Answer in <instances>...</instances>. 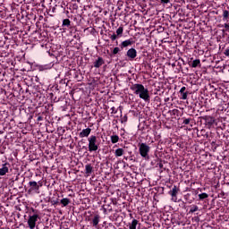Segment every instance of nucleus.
I'll list each match as a JSON object with an SVG mask.
<instances>
[{
    "label": "nucleus",
    "mask_w": 229,
    "mask_h": 229,
    "mask_svg": "<svg viewBox=\"0 0 229 229\" xmlns=\"http://www.w3.org/2000/svg\"><path fill=\"white\" fill-rule=\"evenodd\" d=\"M139 225V220L133 219L131 224H129V229H137V225Z\"/></svg>",
    "instance_id": "15"
},
{
    "label": "nucleus",
    "mask_w": 229,
    "mask_h": 229,
    "mask_svg": "<svg viewBox=\"0 0 229 229\" xmlns=\"http://www.w3.org/2000/svg\"><path fill=\"white\" fill-rule=\"evenodd\" d=\"M119 51H121V49L119 48V47H114V49H113V55H117V53H119Z\"/></svg>",
    "instance_id": "29"
},
{
    "label": "nucleus",
    "mask_w": 229,
    "mask_h": 229,
    "mask_svg": "<svg viewBox=\"0 0 229 229\" xmlns=\"http://www.w3.org/2000/svg\"><path fill=\"white\" fill-rule=\"evenodd\" d=\"M8 171H10V165L9 163H4L2 165V167L0 168V176H4Z\"/></svg>",
    "instance_id": "7"
},
{
    "label": "nucleus",
    "mask_w": 229,
    "mask_h": 229,
    "mask_svg": "<svg viewBox=\"0 0 229 229\" xmlns=\"http://www.w3.org/2000/svg\"><path fill=\"white\" fill-rule=\"evenodd\" d=\"M224 28H225V31H228V30H229V24H228V23H225V24H224Z\"/></svg>",
    "instance_id": "35"
},
{
    "label": "nucleus",
    "mask_w": 229,
    "mask_h": 229,
    "mask_svg": "<svg viewBox=\"0 0 229 229\" xmlns=\"http://www.w3.org/2000/svg\"><path fill=\"white\" fill-rule=\"evenodd\" d=\"M92 165H85V173L86 174H92Z\"/></svg>",
    "instance_id": "18"
},
{
    "label": "nucleus",
    "mask_w": 229,
    "mask_h": 229,
    "mask_svg": "<svg viewBox=\"0 0 229 229\" xmlns=\"http://www.w3.org/2000/svg\"><path fill=\"white\" fill-rule=\"evenodd\" d=\"M163 4H167L170 3V0H160Z\"/></svg>",
    "instance_id": "32"
},
{
    "label": "nucleus",
    "mask_w": 229,
    "mask_h": 229,
    "mask_svg": "<svg viewBox=\"0 0 229 229\" xmlns=\"http://www.w3.org/2000/svg\"><path fill=\"white\" fill-rule=\"evenodd\" d=\"M186 90H187V88L182 87L179 92L180 94H182L183 92H186Z\"/></svg>",
    "instance_id": "31"
},
{
    "label": "nucleus",
    "mask_w": 229,
    "mask_h": 229,
    "mask_svg": "<svg viewBox=\"0 0 229 229\" xmlns=\"http://www.w3.org/2000/svg\"><path fill=\"white\" fill-rule=\"evenodd\" d=\"M150 149H151V148L146 143H140L139 145L140 155V157H142V158H145V160H149Z\"/></svg>",
    "instance_id": "3"
},
{
    "label": "nucleus",
    "mask_w": 229,
    "mask_h": 229,
    "mask_svg": "<svg viewBox=\"0 0 229 229\" xmlns=\"http://www.w3.org/2000/svg\"><path fill=\"white\" fill-rule=\"evenodd\" d=\"M198 210H199V208L198 206H193L191 209H190V214H194V212H198Z\"/></svg>",
    "instance_id": "25"
},
{
    "label": "nucleus",
    "mask_w": 229,
    "mask_h": 229,
    "mask_svg": "<svg viewBox=\"0 0 229 229\" xmlns=\"http://www.w3.org/2000/svg\"><path fill=\"white\" fill-rule=\"evenodd\" d=\"M126 55H127L129 59L135 60V58H137V50L135 48H130L127 51Z\"/></svg>",
    "instance_id": "8"
},
{
    "label": "nucleus",
    "mask_w": 229,
    "mask_h": 229,
    "mask_svg": "<svg viewBox=\"0 0 229 229\" xmlns=\"http://www.w3.org/2000/svg\"><path fill=\"white\" fill-rule=\"evenodd\" d=\"M111 142H112V144H117V142H119V136L118 135H112L111 136Z\"/></svg>",
    "instance_id": "19"
},
{
    "label": "nucleus",
    "mask_w": 229,
    "mask_h": 229,
    "mask_svg": "<svg viewBox=\"0 0 229 229\" xmlns=\"http://www.w3.org/2000/svg\"><path fill=\"white\" fill-rule=\"evenodd\" d=\"M61 203L63 204V207H67V205L71 203V199H69L68 198L62 199Z\"/></svg>",
    "instance_id": "21"
},
{
    "label": "nucleus",
    "mask_w": 229,
    "mask_h": 229,
    "mask_svg": "<svg viewBox=\"0 0 229 229\" xmlns=\"http://www.w3.org/2000/svg\"><path fill=\"white\" fill-rule=\"evenodd\" d=\"M124 155V148H116L114 151L115 157H123Z\"/></svg>",
    "instance_id": "16"
},
{
    "label": "nucleus",
    "mask_w": 229,
    "mask_h": 229,
    "mask_svg": "<svg viewBox=\"0 0 229 229\" xmlns=\"http://www.w3.org/2000/svg\"><path fill=\"white\" fill-rule=\"evenodd\" d=\"M110 38H111V40H116L117 39V35H115V34H113V35H111L110 36Z\"/></svg>",
    "instance_id": "30"
},
{
    "label": "nucleus",
    "mask_w": 229,
    "mask_h": 229,
    "mask_svg": "<svg viewBox=\"0 0 229 229\" xmlns=\"http://www.w3.org/2000/svg\"><path fill=\"white\" fill-rule=\"evenodd\" d=\"M124 31V28H123V26H120L117 30H116V35L117 37H123V32Z\"/></svg>",
    "instance_id": "20"
},
{
    "label": "nucleus",
    "mask_w": 229,
    "mask_h": 229,
    "mask_svg": "<svg viewBox=\"0 0 229 229\" xmlns=\"http://www.w3.org/2000/svg\"><path fill=\"white\" fill-rule=\"evenodd\" d=\"M38 121H42V116H38Z\"/></svg>",
    "instance_id": "37"
},
{
    "label": "nucleus",
    "mask_w": 229,
    "mask_h": 229,
    "mask_svg": "<svg viewBox=\"0 0 229 229\" xmlns=\"http://www.w3.org/2000/svg\"><path fill=\"white\" fill-rule=\"evenodd\" d=\"M180 111L178 109H173L172 113L174 115H176Z\"/></svg>",
    "instance_id": "34"
},
{
    "label": "nucleus",
    "mask_w": 229,
    "mask_h": 229,
    "mask_svg": "<svg viewBox=\"0 0 229 229\" xmlns=\"http://www.w3.org/2000/svg\"><path fill=\"white\" fill-rule=\"evenodd\" d=\"M101 65H105V59H103V57H98L93 63V67H95V69H99Z\"/></svg>",
    "instance_id": "9"
},
{
    "label": "nucleus",
    "mask_w": 229,
    "mask_h": 229,
    "mask_svg": "<svg viewBox=\"0 0 229 229\" xmlns=\"http://www.w3.org/2000/svg\"><path fill=\"white\" fill-rule=\"evenodd\" d=\"M101 220V216L99 215H95L92 219V225L93 226H98L99 225V221Z\"/></svg>",
    "instance_id": "14"
},
{
    "label": "nucleus",
    "mask_w": 229,
    "mask_h": 229,
    "mask_svg": "<svg viewBox=\"0 0 229 229\" xmlns=\"http://www.w3.org/2000/svg\"><path fill=\"white\" fill-rule=\"evenodd\" d=\"M111 110H112V114H117V110H115L114 106L111 107Z\"/></svg>",
    "instance_id": "36"
},
{
    "label": "nucleus",
    "mask_w": 229,
    "mask_h": 229,
    "mask_svg": "<svg viewBox=\"0 0 229 229\" xmlns=\"http://www.w3.org/2000/svg\"><path fill=\"white\" fill-rule=\"evenodd\" d=\"M88 148L89 153H92L94 151H98L99 149V143H98V136L91 135L88 138Z\"/></svg>",
    "instance_id": "2"
},
{
    "label": "nucleus",
    "mask_w": 229,
    "mask_h": 229,
    "mask_svg": "<svg viewBox=\"0 0 229 229\" xmlns=\"http://www.w3.org/2000/svg\"><path fill=\"white\" fill-rule=\"evenodd\" d=\"M49 69H53V64H43L38 66V71H49Z\"/></svg>",
    "instance_id": "13"
},
{
    "label": "nucleus",
    "mask_w": 229,
    "mask_h": 229,
    "mask_svg": "<svg viewBox=\"0 0 229 229\" xmlns=\"http://www.w3.org/2000/svg\"><path fill=\"white\" fill-rule=\"evenodd\" d=\"M133 45V40L132 39H127V40H124L121 43L120 45V47L124 48V47H128L130 46H132Z\"/></svg>",
    "instance_id": "12"
},
{
    "label": "nucleus",
    "mask_w": 229,
    "mask_h": 229,
    "mask_svg": "<svg viewBox=\"0 0 229 229\" xmlns=\"http://www.w3.org/2000/svg\"><path fill=\"white\" fill-rule=\"evenodd\" d=\"M178 192H180V189L176 185L173 187V189L169 191L170 196H172V201H176L178 199Z\"/></svg>",
    "instance_id": "6"
},
{
    "label": "nucleus",
    "mask_w": 229,
    "mask_h": 229,
    "mask_svg": "<svg viewBox=\"0 0 229 229\" xmlns=\"http://www.w3.org/2000/svg\"><path fill=\"white\" fill-rule=\"evenodd\" d=\"M181 94V99H187V96L189 95V92L184 91L183 93H180Z\"/></svg>",
    "instance_id": "26"
},
{
    "label": "nucleus",
    "mask_w": 229,
    "mask_h": 229,
    "mask_svg": "<svg viewBox=\"0 0 229 229\" xmlns=\"http://www.w3.org/2000/svg\"><path fill=\"white\" fill-rule=\"evenodd\" d=\"M121 123H128V115L121 116Z\"/></svg>",
    "instance_id": "27"
},
{
    "label": "nucleus",
    "mask_w": 229,
    "mask_h": 229,
    "mask_svg": "<svg viewBox=\"0 0 229 229\" xmlns=\"http://www.w3.org/2000/svg\"><path fill=\"white\" fill-rule=\"evenodd\" d=\"M92 131V129L90 128H86L83 129L80 133H79V137L81 139H83L85 137H89V135H90V132Z\"/></svg>",
    "instance_id": "11"
},
{
    "label": "nucleus",
    "mask_w": 229,
    "mask_h": 229,
    "mask_svg": "<svg viewBox=\"0 0 229 229\" xmlns=\"http://www.w3.org/2000/svg\"><path fill=\"white\" fill-rule=\"evenodd\" d=\"M229 19V12L227 10L223 11V21H228Z\"/></svg>",
    "instance_id": "22"
},
{
    "label": "nucleus",
    "mask_w": 229,
    "mask_h": 229,
    "mask_svg": "<svg viewBox=\"0 0 229 229\" xmlns=\"http://www.w3.org/2000/svg\"><path fill=\"white\" fill-rule=\"evenodd\" d=\"M190 123H191V118H184L182 124H190Z\"/></svg>",
    "instance_id": "28"
},
{
    "label": "nucleus",
    "mask_w": 229,
    "mask_h": 229,
    "mask_svg": "<svg viewBox=\"0 0 229 229\" xmlns=\"http://www.w3.org/2000/svg\"><path fill=\"white\" fill-rule=\"evenodd\" d=\"M63 26H66L67 28H69V26H71V20L69 19L63 20Z\"/></svg>",
    "instance_id": "23"
},
{
    "label": "nucleus",
    "mask_w": 229,
    "mask_h": 229,
    "mask_svg": "<svg viewBox=\"0 0 229 229\" xmlns=\"http://www.w3.org/2000/svg\"><path fill=\"white\" fill-rule=\"evenodd\" d=\"M207 198H208V194H207L206 192L199 194V199L200 200L207 199Z\"/></svg>",
    "instance_id": "24"
},
{
    "label": "nucleus",
    "mask_w": 229,
    "mask_h": 229,
    "mask_svg": "<svg viewBox=\"0 0 229 229\" xmlns=\"http://www.w3.org/2000/svg\"><path fill=\"white\" fill-rule=\"evenodd\" d=\"M30 185V192H31V191H36V192H38V190L40 189V186H38V184L37 183V182L35 181H30L29 182Z\"/></svg>",
    "instance_id": "10"
},
{
    "label": "nucleus",
    "mask_w": 229,
    "mask_h": 229,
    "mask_svg": "<svg viewBox=\"0 0 229 229\" xmlns=\"http://www.w3.org/2000/svg\"><path fill=\"white\" fill-rule=\"evenodd\" d=\"M191 65V67L196 68V67L201 65V61L199 59H195L192 61Z\"/></svg>",
    "instance_id": "17"
},
{
    "label": "nucleus",
    "mask_w": 229,
    "mask_h": 229,
    "mask_svg": "<svg viewBox=\"0 0 229 229\" xmlns=\"http://www.w3.org/2000/svg\"><path fill=\"white\" fill-rule=\"evenodd\" d=\"M224 55L225 56H229V48H226L225 51L224 52Z\"/></svg>",
    "instance_id": "33"
},
{
    "label": "nucleus",
    "mask_w": 229,
    "mask_h": 229,
    "mask_svg": "<svg viewBox=\"0 0 229 229\" xmlns=\"http://www.w3.org/2000/svg\"><path fill=\"white\" fill-rule=\"evenodd\" d=\"M37 221H38V215H33L29 217L28 225L30 229H35L37 226Z\"/></svg>",
    "instance_id": "4"
},
{
    "label": "nucleus",
    "mask_w": 229,
    "mask_h": 229,
    "mask_svg": "<svg viewBox=\"0 0 229 229\" xmlns=\"http://www.w3.org/2000/svg\"><path fill=\"white\" fill-rule=\"evenodd\" d=\"M131 90H132L133 94L139 96L140 99L143 101H149V90L144 87L142 84H132L130 87Z\"/></svg>",
    "instance_id": "1"
},
{
    "label": "nucleus",
    "mask_w": 229,
    "mask_h": 229,
    "mask_svg": "<svg viewBox=\"0 0 229 229\" xmlns=\"http://www.w3.org/2000/svg\"><path fill=\"white\" fill-rule=\"evenodd\" d=\"M202 119L205 121L206 125L208 126V128H211L214 125V123H216V118L210 115L203 116Z\"/></svg>",
    "instance_id": "5"
}]
</instances>
